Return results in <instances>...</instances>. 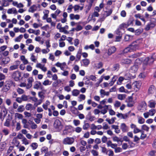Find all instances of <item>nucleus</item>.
Here are the masks:
<instances>
[{"mask_svg":"<svg viewBox=\"0 0 156 156\" xmlns=\"http://www.w3.org/2000/svg\"><path fill=\"white\" fill-rule=\"evenodd\" d=\"M154 59L152 56H151L150 57H149V60L148 64L150 65L151 64H152L154 62Z\"/></svg>","mask_w":156,"mask_h":156,"instance_id":"3c124183","label":"nucleus"},{"mask_svg":"<svg viewBox=\"0 0 156 156\" xmlns=\"http://www.w3.org/2000/svg\"><path fill=\"white\" fill-rule=\"evenodd\" d=\"M138 68V66L137 65L135 64L131 67L130 70L132 73H135L137 71Z\"/></svg>","mask_w":156,"mask_h":156,"instance_id":"ddd939ff","label":"nucleus"},{"mask_svg":"<svg viewBox=\"0 0 156 156\" xmlns=\"http://www.w3.org/2000/svg\"><path fill=\"white\" fill-rule=\"evenodd\" d=\"M128 27V26H127L126 23H123L121 24H120L118 27L119 29H120L121 30H123L124 28H127Z\"/></svg>","mask_w":156,"mask_h":156,"instance_id":"aec40b11","label":"nucleus"},{"mask_svg":"<svg viewBox=\"0 0 156 156\" xmlns=\"http://www.w3.org/2000/svg\"><path fill=\"white\" fill-rule=\"evenodd\" d=\"M149 106L151 108H154L155 107L156 103L154 101L150 102L149 103Z\"/></svg>","mask_w":156,"mask_h":156,"instance_id":"c9c22d12","label":"nucleus"},{"mask_svg":"<svg viewBox=\"0 0 156 156\" xmlns=\"http://www.w3.org/2000/svg\"><path fill=\"white\" fill-rule=\"evenodd\" d=\"M15 116L16 117L20 119H22L23 117L22 114L19 113H16L15 114Z\"/></svg>","mask_w":156,"mask_h":156,"instance_id":"bf43d9fd","label":"nucleus"},{"mask_svg":"<svg viewBox=\"0 0 156 156\" xmlns=\"http://www.w3.org/2000/svg\"><path fill=\"white\" fill-rule=\"evenodd\" d=\"M133 36L128 34H126L125 36L124 41H130L132 38Z\"/></svg>","mask_w":156,"mask_h":156,"instance_id":"a211bd4d","label":"nucleus"},{"mask_svg":"<svg viewBox=\"0 0 156 156\" xmlns=\"http://www.w3.org/2000/svg\"><path fill=\"white\" fill-rule=\"evenodd\" d=\"M155 87L154 85H152L150 86L148 89V93L149 94H151L153 91V89Z\"/></svg>","mask_w":156,"mask_h":156,"instance_id":"c85d7f7f","label":"nucleus"},{"mask_svg":"<svg viewBox=\"0 0 156 156\" xmlns=\"http://www.w3.org/2000/svg\"><path fill=\"white\" fill-rule=\"evenodd\" d=\"M83 27L80 25H78L76 27V30L77 31H79L83 29Z\"/></svg>","mask_w":156,"mask_h":156,"instance_id":"a19ab883","label":"nucleus"},{"mask_svg":"<svg viewBox=\"0 0 156 156\" xmlns=\"http://www.w3.org/2000/svg\"><path fill=\"white\" fill-rule=\"evenodd\" d=\"M12 86L14 87L15 86V82L11 80L7 81L3 88L5 91L7 92L10 89L11 87Z\"/></svg>","mask_w":156,"mask_h":156,"instance_id":"f03ea898","label":"nucleus"},{"mask_svg":"<svg viewBox=\"0 0 156 156\" xmlns=\"http://www.w3.org/2000/svg\"><path fill=\"white\" fill-rule=\"evenodd\" d=\"M37 9V7L35 5H34L30 7L28 11L33 13L34 11H36Z\"/></svg>","mask_w":156,"mask_h":156,"instance_id":"4468645a","label":"nucleus"},{"mask_svg":"<svg viewBox=\"0 0 156 156\" xmlns=\"http://www.w3.org/2000/svg\"><path fill=\"white\" fill-rule=\"evenodd\" d=\"M16 131H18L21 129L20 124V122H18L16 123Z\"/></svg>","mask_w":156,"mask_h":156,"instance_id":"603ef678","label":"nucleus"},{"mask_svg":"<svg viewBox=\"0 0 156 156\" xmlns=\"http://www.w3.org/2000/svg\"><path fill=\"white\" fill-rule=\"evenodd\" d=\"M25 109L24 106L23 105L20 106L18 109L17 111L19 112H23Z\"/></svg>","mask_w":156,"mask_h":156,"instance_id":"a878e982","label":"nucleus"},{"mask_svg":"<svg viewBox=\"0 0 156 156\" xmlns=\"http://www.w3.org/2000/svg\"><path fill=\"white\" fill-rule=\"evenodd\" d=\"M33 107V105L31 104H27L26 105L25 108L26 110H31Z\"/></svg>","mask_w":156,"mask_h":156,"instance_id":"7c9ffc66","label":"nucleus"},{"mask_svg":"<svg viewBox=\"0 0 156 156\" xmlns=\"http://www.w3.org/2000/svg\"><path fill=\"white\" fill-rule=\"evenodd\" d=\"M4 126L9 127L10 126V120L9 119H6L5 122L4 123Z\"/></svg>","mask_w":156,"mask_h":156,"instance_id":"393cba45","label":"nucleus"},{"mask_svg":"<svg viewBox=\"0 0 156 156\" xmlns=\"http://www.w3.org/2000/svg\"><path fill=\"white\" fill-rule=\"evenodd\" d=\"M103 65V64L102 62H100L97 64V66L96 67L97 68L99 69L102 67Z\"/></svg>","mask_w":156,"mask_h":156,"instance_id":"72a5a7b5","label":"nucleus"},{"mask_svg":"<svg viewBox=\"0 0 156 156\" xmlns=\"http://www.w3.org/2000/svg\"><path fill=\"white\" fill-rule=\"evenodd\" d=\"M149 113L151 116L153 115L155 113V110L154 109H151L149 111Z\"/></svg>","mask_w":156,"mask_h":156,"instance_id":"e433bc0d","label":"nucleus"},{"mask_svg":"<svg viewBox=\"0 0 156 156\" xmlns=\"http://www.w3.org/2000/svg\"><path fill=\"white\" fill-rule=\"evenodd\" d=\"M37 125L36 124L34 123V122H33L32 123V125L31 126V128L32 129H35L37 128Z\"/></svg>","mask_w":156,"mask_h":156,"instance_id":"0e129e2a","label":"nucleus"},{"mask_svg":"<svg viewBox=\"0 0 156 156\" xmlns=\"http://www.w3.org/2000/svg\"><path fill=\"white\" fill-rule=\"evenodd\" d=\"M90 125L88 123H86L84 124L83 126V129L84 130H87L89 127Z\"/></svg>","mask_w":156,"mask_h":156,"instance_id":"09e8293b","label":"nucleus"},{"mask_svg":"<svg viewBox=\"0 0 156 156\" xmlns=\"http://www.w3.org/2000/svg\"><path fill=\"white\" fill-rule=\"evenodd\" d=\"M122 149L120 147H116L115 149V153H118L121 152Z\"/></svg>","mask_w":156,"mask_h":156,"instance_id":"864d4df0","label":"nucleus"},{"mask_svg":"<svg viewBox=\"0 0 156 156\" xmlns=\"http://www.w3.org/2000/svg\"><path fill=\"white\" fill-rule=\"evenodd\" d=\"M142 128L143 130L146 131L147 132H148L149 131V127L145 124L142 126Z\"/></svg>","mask_w":156,"mask_h":156,"instance_id":"cd10ccee","label":"nucleus"},{"mask_svg":"<svg viewBox=\"0 0 156 156\" xmlns=\"http://www.w3.org/2000/svg\"><path fill=\"white\" fill-rule=\"evenodd\" d=\"M141 130L138 129L137 127H136V128H135L133 130V133L135 134L136 133L140 132H141Z\"/></svg>","mask_w":156,"mask_h":156,"instance_id":"5fc2aeb1","label":"nucleus"},{"mask_svg":"<svg viewBox=\"0 0 156 156\" xmlns=\"http://www.w3.org/2000/svg\"><path fill=\"white\" fill-rule=\"evenodd\" d=\"M121 29L118 28L115 31V33L117 35L116 36L115 42H119L122 37V33L121 31Z\"/></svg>","mask_w":156,"mask_h":156,"instance_id":"7ed1b4c3","label":"nucleus"},{"mask_svg":"<svg viewBox=\"0 0 156 156\" xmlns=\"http://www.w3.org/2000/svg\"><path fill=\"white\" fill-rule=\"evenodd\" d=\"M31 147L33 150L36 149L38 147L37 144L36 143H33L31 144Z\"/></svg>","mask_w":156,"mask_h":156,"instance_id":"f704fd0d","label":"nucleus"},{"mask_svg":"<svg viewBox=\"0 0 156 156\" xmlns=\"http://www.w3.org/2000/svg\"><path fill=\"white\" fill-rule=\"evenodd\" d=\"M133 100V98L132 96H129L128 98L126 100L127 102H130L132 103Z\"/></svg>","mask_w":156,"mask_h":156,"instance_id":"13d9d810","label":"nucleus"},{"mask_svg":"<svg viewBox=\"0 0 156 156\" xmlns=\"http://www.w3.org/2000/svg\"><path fill=\"white\" fill-rule=\"evenodd\" d=\"M1 113H2V114H3V115L4 116H5L7 114V110L5 107H2L1 108Z\"/></svg>","mask_w":156,"mask_h":156,"instance_id":"6ab92c4d","label":"nucleus"},{"mask_svg":"<svg viewBox=\"0 0 156 156\" xmlns=\"http://www.w3.org/2000/svg\"><path fill=\"white\" fill-rule=\"evenodd\" d=\"M12 77L16 81L19 80L21 77V73L18 71H15L12 74Z\"/></svg>","mask_w":156,"mask_h":156,"instance_id":"20e7f679","label":"nucleus"},{"mask_svg":"<svg viewBox=\"0 0 156 156\" xmlns=\"http://www.w3.org/2000/svg\"><path fill=\"white\" fill-rule=\"evenodd\" d=\"M75 131L77 133L80 132L82 131V128L80 127H77L75 129Z\"/></svg>","mask_w":156,"mask_h":156,"instance_id":"e2e57ef3","label":"nucleus"},{"mask_svg":"<svg viewBox=\"0 0 156 156\" xmlns=\"http://www.w3.org/2000/svg\"><path fill=\"white\" fill-rule=\"evenodd\" d=\"M119 138L118 137L115 136L113 137L112 139L113 141H116L117 142H119L120 140H119Z\"/></svg>","mask_w":156,"mask_h":156,"instance_id":"4d7b16f0","label":"nucleus"},{"mask_svg":"<svg viewBox=\"0 0 156 156\" xmlns=\"http://www.w3.org/2000/svg\"><path fill=\"white\" fill-rule=\"evenodd\" d=\"M33 88L37 90L40 89L43 91L44 90V88L43 86L42 85L41 82L38 81L35 82Z\"/></svg>","mask_w":156,"mask_h":156,"instance_id":"39448f33","label":"nucleus"},{"mask_svg":"<svg viewBox=\"0 0 156 156\" xmlns=\"http://www.w3.org/2000/svg\"><path fill=\"white\" fill-rule=\"evenodd\" d=\"M120 128L123 132H126L127 130V127L124 123L121 124Z\"/></svg>","mask_w":156,"mask_h":156,"instance_id":"dca6fc26","label":"nucleus"},{"mask_svg":"<svg viewBox=\"0 0 156 156\" xmlns=\"http://www.w3.org/2000/svg\"><path fill=\"white\" fill-rule=\"evenodd\" d=\"M83 64V66L85 67H87L90 63V61L89 59L85 58L82 60Z\"/></svg>","mask_w":156,"mask_h":156,"instance_id":"2eb2a0df","label":"nucleus"},{"mask_svg":"<svg viewBox=\"0 0 156 156\" xmlns=\"http://www.w3.org/2000/svg\"><path fill=\"white\" fill-rule=\"evenodd\" d=\"M62 54V52L61 51L57 50L55 52V55L56 56H58Z\"/></svg>","mask_w":156,"mask_h":156,"instance_id":"774afa93","label":"nucleus"},{"mask_svg":"<svg viewBox=\"0 0 156 156\" xmlns=\"http://www.w3.org/2000/svg\"><path fill=\"white\" fill-rule=\"evenodd\" d=\"M73 122L75 126H76L79 125L80 124V121L78 120H74Z\"/></svg>","mask_w":156,"mask_h":156,"instance_id":"58836bf2","label":"nucleus"},{"mask_svg":"<svg viewBox=\"0 0 156 156\" xmlns=\"http://www.w3.org/2000/svg\"><path fill=\"white\" fill-rule=\"evenodd\" d=\"M149 57H147L144 59V64L146 65H147L148 64L149 62Z\"/></svg>","mask_w":156,"mask_h":156,"instance_id":"ea45409f","label":"nucleus"},{"mask_svg":"<svg viewBox=\"0 0 156 156\" xmlns=\"http://www.w3.org/2000/svg\"><path fill=\"white\" fill-rule=\"evenodd\" d=\"M28 83L26 85V87L27 89H29L30 88L32 85V83L34 81V79L32 77H30L27 79Z\"/></svg>","mask_w":156,"mask_h":156,"instance_id":"0eeeda50","label":"nucleus"},{"mask_svg":"<svg viewBox=\"0 0 156 156\" xmlns=\"http://www.w3.org/2000/svg\"><path fill=\"white\" fill-rule=\"evenodd\" d=\"M17 92L19 94H22L24 93V90L20 88H18L17 89Z\"/></svg>","mask_w":156,"mask_h":156,"instance_id":"37998d69","label":"nucleus"},{"mask_svg":"<svg viewBox=\"0 0 156 156\" xmlns=\"http://www.w3.org/2000/svg\"><path fill=\"white\" fill-rule=\"evenodd\" d=\"M156 151L154 150H152L149 153V154L151 156H154Z\"/></svg>","mask_w":156,"mask_h":156,"instance_id":"69168bd1","label":"nucleus"},{"mask_svg":"<svg viewBox=\"0 0 156 156\" xmlns=\"http://www.w3.org/2000/svg\"><path fill=\"white\" fill-rule=\"evenodd\" d=\"M145 122V119L142 117H140L138 118V122L140 124L144 123Z\"/></svg>","mask_w":156,"mask_h":156,"instance_id":"c756f323","label":"nucleus"},{"mask_svg":"<svg viewBox=\"0 0 156 156\" xmlns=\"http://www.w3.org/2000/svg\"><path fill=\"white\" fill-rule=\"evenodd\" d=\"M126 12L125 10H122L120 13L121 16L123 17H125L126 16Z\"/></svg>","mask_w":156,"mask_h":156,"instance_id":"680f3d73","label":"nucleus"},{"mask_svg":"<svg viewBox=\"0 0 156 156\" xmlns=\"http://www.w3.org/2000/svg\"><path fill=\"white\" fill-rule=\"evenodd\" d=\"M101 147L102 149V152L105 153L106 154H107L108 152V151L105 147Z\"/></svg>","mask_w":156,"mask_h":156,"instance_id":"79ce46f5","label":"nucleus"},{"mask_svg":"<svg viewBox=\"0 0 156 156\" xmlns=\"http://www.w3.org/2000/svg\"><path fill=\"white\" fill-rule=\"evenodd\" d=\"M136 41L129 45L128 47L125 48L124 50V52L127 53L128 51L131 52L136 50L138 48V45L136 44Z\"/></svg>","mask_w":156,"mask_h":156,"instance_id":"f257e3e1","label":"nucleus"},{"mask_svg":"<svg viewBox=\"0 0 156 156\" xmlns=\"http://www.w3.org/2000/svg\"><path fill=\"white\" fill-rule=\"evenodd\" d=\"M21 98L23 101H27L28 100L27 96L25 94H23L22 95Z\"/></svg>","mask_w":156,"mask_h":156,"instance_id":"49530a36","label":"nucleus"},{"mask_svg":"<svg viewBox=\"0 0 156 156\" xmlns=\"http://www.w3.org/2000/svg\"><path fill=\"white\" fill-rule=\"evenodd\" d=\"M126 95L125 94H119L118 95V98L121 100L125 99L126 98Z\"/></svg>","mask_w":156,"mask_h":156,"instance_id":"b1692460","label":"nucleus"},{"mask_svg":"<svg viewBox=\"0 0 156 156\" xmlns=\"http://www.w3.org/2000/svg\"><path fill=\"white\" fill-rule=\"evenodd\" d=\"M13 141L15 142V143L16 144V147H18L20 144L19 141L17 140L16 137L14 138Z\"/></svg>","mask_w":156,"mask_h":156,"instance_id":"de8ad7c7","label":"nucleus"},{"mask_svg":"<svg viewBox=\"0 0 156 156\" xmlns=\"http://www.w3.org/2000/svg\"><path fill=\"white\" fill-rule=\"evenodd\" d=\"M18 65H14L10 66V69L11 70H13L18 68Z\"/></svg>","mask_w":156,"mask_h":156,"instance_id":"c03bdc74","label":"nucleus"},{"mask_svg":"<svg viewBox=\"0 0 156 156\" xmlns=\"http://www.w3.org/2000/svg\"><path fill=\"white\" fill-rule=\"evenodd\" d=\"M2 132L5 136L8 135L9 133V131L8 129H4L2 130Z\"/></svg>","mask_w":156,"mask_h":156,"instance_id":"473e14b6","label":"nucleus"},{"mask_svg":"<svg viewBox=\"0 0 156 156\" xmlns=\"http://www.w3.org/2000/svg\"><path fill=\"white\" fill-rule=\"evenodd\" d=\"M132 62V60L129 58H125L122 59L121 61V64L122 65L127 64L129 65Z\"/></svg>","mask_w":156,"mask_h":156,"instance_id":"6e6552de","label":"nucleus"},{"mask_svg":"<svg viewBox=\"0 0 156 156\" xmlns=\"http://www.w3.org/2000/svg\"><path fill=\"white\" fill-rule=\"evenodd\" d=\"M73 8V7L72 5V4L70 5L67 9L68 12V13L71 12L72 11V9Z\"/></svg>","mask_w":156,"mask_h":156,"instance_id":"8fccbe9b","label":"nucleus"},{"mask_svg":"<svg viewBox=\"0 0 156 156\" xmlns=\"http://www.w3.org/2000/svg\"><path fill=\"white\" fill-rule=\"evenodd\" d=\"M70 111L73 114L76 115H78L79 113V112L77 110V108L73 106L70 107Z\"/></svg>","mask_w":156,"mask_h":156,"instance_id":"9b49d317","label":"nucleus"},{"mask_svg":"<svg viewBox=\"0 0 156 156\" xmlns=\"http://www.w3.org/2000/svg\"><path fill=\"white\" fill-rule=\"evenodd\" d=\"M112 10L111 9L105 11L103 14L104 17L106 18L107 17L110 15L112 14Z\"/></svg>","mask_w":156,"mask_h":156,"instance_id":"f8f14e48","label":"nucleus"},{"mask_svg":"<svg viewBox=\"0 0 156 156\" xmlns=\"http://www.w3.org/2000/svg\"><path fill=\"white\" fill-rule=\"evenodd\" d=\"M3 3L2 4V6L4 7H6L9 6V4L7 2L6 0H2Z\"/></svg>","mask_w":156,"mask_h":156,"instance_id":"a18cd8bd","label":"nucleus"},{"mask_svg":"<svg viewBox=\"0 0 156 156\" xmlns=\"http://www.w3.org/2000/svg\"><path fill=\"white\" fill-rule=\"evenodd\" d=\"M116 49L114 46H112L110 47L108 50V54L109 55H111L115 53L116 51Z\"/></svg>","mask_w":156,"mask_h":156,"instance_id":"1a4fd4ad","label":"nucleus"},{"mask_svg":"<svg viewBox=\"0 0 156 156\" xmlns=\"http://www.w3.org/2000/svg\"><path fill=\"white\" fill-rule=\"evenodd\" d=\"M91 152L94 156H98V152L95 150H92Z\"/></svg>","mask_w":156,"mask_h":156,"instance_id":"052dcab7","label":"nucleus"},{"mask_svg":"<svg viewBox=\"0 0 156 156\" xmlns=\"http://www.w3.org/2000/svg\"><path fill=\"white\" fill-rule=\"evenodd\" d=\"M44 93L42 91L39 92L38 93V95L41 99H43L44 98Z\"/></svg>","mask_w":156,"mask_h":156,"instance_id":"2f4dec72","label":"nucleus"},{"mask_svg":"<svg viewBox=\"0 0 156 156\" xmlns=\"http://www.w3.org/2000/svg\"><path fill=\"white\" fill-rule=\"evenodd\" d=\"M74 141L73 138L67 137L64 139L63 140V143L65 144H71Z\"/></svg>","mask_w":156,"mask_h":156,"instance_id":"423d86ee","label":"nucleus"},{"mask_svg":"<svg viewBox=\"0 0 156 156\" xmlns=\"http://www.w3.org/2000/svg\"><path fill=\"white\" fill-rule=\"evenodd\" d=\"M134 20L133 18H130L128 19L126 23L128 27L130 25L133 26Z\"/></svg>","mask_w":156,"mask_h":156,"instance_id":"f3484780","label":"nucleus"},{"mask_svg":"<svg viewBox=\"0 0 156 156\" xmlns=\"http://www.w3.org/2000/svg\"><path fill=\"white\" fill-rule=\"evenodd\" d=\"M141 132V134L140 136V139L141 140H144L146 137L147 135L144 133V131H142Z\"/></svg>","mask_w":156,"mask_h":156,"instance_id":"4c0bfd02","label":"nucleus"},{"mask_svg":"<svg viewBox=\"0 0 156 156\" xmlns=\"http://www.w3.org/2000/svg\"><path fill=\"white\" fill-rule=\"evenodd\" d=\"M143 31V29L142 28L138 29L136 30H135V35H139L141 33H142Z\"/></svg>","mask_w":156,"mask_h":156,"instance_id":"412c9836","label":"nucleus"},{"mask_svg":"<svg viewBox=\"0 0 156 156\" xmlns=\"http://www.w3.org/2000/svg\"><path fill=\"white\" fill-rule=\"evenodd\" d=\"M49 80H44L43 83V84L44 86H47L50 84Z\"/></svg>","mask_w":156,"mask_h":156,"instance_id":"338daca9","label":"nucleus"},{"mask_svg":"<svg viewBox=\"0 0 156 156\" xmlns=\"http://www.w3.org/2000/svg\"><path fill=\"white\" fill-rule=\"evenodd\" d=\"M92 5H93L89 3L88 5H86V6L85 7V8H86V10L85 11V12L86 13H88V12L91 9Z\"/></svg>","mask_w":156,"mask_h":156,"instance_id":"4be33fe9","label":"nucleus"},{"mask_svg":"<svg viewBox=\"0 0 156 156\" xmlns=\"http://www.w3.org/2000/svg\"><path fill=\"white\" fill-rule=\"evenodd\" d=\"M61 124V122L59 119L55 120L54 123V126L56 129L59 128V127Z\"/></svg>","mask_w":156,"mask_h":156,"instance_id":"9d476101","label":"nucleus"},{"mask_svg":"<svg viewBox=\"0 0 156 156\" xmlns=\"http://www.w3.org/2000/svg\"><path fill=\"white\" fill-rule=\"evenodd\" d=\"M23 36L22 34H20L19 35V36H18L15 39V41L17 42H20L21 39L23 38Z\"/></svg>","mask_w":156,"mask_h":156,"instance_id":"bb28decb","label":"nucleus"},{"mask_svg":"<svg viewBox=\"0 0 156 156\" xmlns=\"http://www.w3.org/2000/svg\"><path fill=\"white\" fill-rule=\"evenodd\" d=\"M140 106L142 108L145 107L147 106L146 102L144 101H143L141 102Z\"/></svg>","mask_w":156,"mask_h":156,"instance_id":"6e6d98bb","label":"nucleus"},{"mask_svg":"<svg viewBox=\"0 0 156 156\" xmlns=\"http://www.w3.org/2000/svg\"><path fill=\"white\" fill-rule=\"evenodd\" d=\"M79 93V91L77 89H74L72 92V95L74 96H77Z\"/></svg>","mask_w":156,"mask_h":156,"instance_id":"5701e85b","label":"nucleus"}]
</instances>
